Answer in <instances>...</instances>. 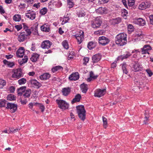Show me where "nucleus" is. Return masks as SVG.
<instances>
[{"instance_id":"obj_47","label":"nucleus","mask_w":153,"mask_h":153,"mask_svg":"<svg viewBox=\"0 0 153 153\" xmlns=\"http://www.w3.org/2000/svg\"><path fill=\"white\" fill-rule=\"evenodd\" d=\"M102 121L103 122V126L104 128H106L107 126V119L103 116L102 117Z\"/></svg>"},{"instance_id":"obj_25","label":"nucleus","mask_w":153,"mask_h":153,"mask_svg":"<svg viewBox=\"0 0 153 153\" xmlns=\"http://www.w3.org/2000/svg\"><path fill=\"white\" fill-rule=\"evenodd\" d=\"M51 77V75L48 73H45L39 76V79L42 80L48 79Z\"/></svg>"},{"instance_id":"obj_57","label":"nucleus","mask_w":153,"mask_h":153,"mask_svg":"<svg viewBox=\"0 0 153 153\" xmlns=\"http://www.w3.org/2000/svg\"><path fill=\"white\" fill-rule=\"evenodd\" d=\"M20 101L21 104L22 105H25L27 102V100L26 99H24L23 100L22 99H20Z\"/></svg>"},{"instance_id":"obj_36","label":"nucleus","mask_w":153,"mask_h":153,"mask_svg":"<svg viewBox=\"0 0 153 153\" xmlns=\"http://www.w3.org/2000/svg\"><path fill=\"white\" fill-rule=\"evenodd\" d=\"M40 28L41 30L43 31L49 32L50 30L49 27L46 24L42 26Z\"/></svg>"},{"instance_id":"obj_13","label":"nucleus","mask_w":153,"mask_h":153,"mask_svg":"<svg viewBox=\"0 0 153 153\" xmlns=\"http://www.w3.org/2000/svg\"><path fill=\"white\" fill-rule=\"evenodd\" d=\"M150 6V3L149 2H143L139 5L138 8L140 10H144L149 8Z\"/></svg>"},{"instance_id":"obj_63","label":"nucleus","mask_w":153,"mask_h":153,"mask_svg":"<svg viewBox=\"0 0 153 153\" xmlns=\"http://www.w3.org/2000/svg\"><path fill=\"white\" fill-rule=\"evenodd\" d=\"M28 58L27 56H25L24 58L22 59V60L23 61L24 63L27 62V61Z\"/></svg>"},{"instance_id":"obj_11","label":"nucleus","mask_w":153,"mask_h":153,"mask_svg":"<svg viewBox=\"0 0 153 153\" xmlns=\"http://www.w3.org/2000/svg\"><path fill=\"white\" fill-rule=\"evenodd\" d=\"M22 71V70L21 68H18L16 69L12 75V77L19 79L21 77L23 76L24 74Z\"/></svg>"},{"instance_id":"obj_12","label":"nucleus","mask_w":153,"mask_h":153,"mask_svg":"<svg viewBox=\"0 0 153 153\" xmlns=\"http://www.w3.org/2000/svg\"><path fill=\"white\" fill-rule=\"evenodd\" d=\"M29 83H30L32 87L39 88L42 86V84L37 80L34 79H31L29 81Z\"/></svg>"},{"instance_id":"obj_35","label":"nucleus","mask_w":153,"mask_h":153,"mask_svg":"<svg viewBox=\"0 0 153 153\" xmlns=\"http://www.w3.org/2000/svg\"><path fill=\"white\" fill-rule=\"evenodd\" d=\"M7 98L8 100L13 101L16 100V97L14 95L10 94L7 95Z\"/></svg>"},{"instance_id":"obj_60","label":"nucleus","mask_w":153,"mask_h":153,"mask_svg":"<svg viewBox=\"0 0 153 153\" xmlns=\"http://www.w3.org/2000/svg\"><path fill=\"white\" fill-rule=\"evenodd\" d=\"M150 22L151 24L153 25V15H151L149 16Z\"/></svg>"},{"instance_id":"obj_28","label":"nucleus","mask_w":153,"mask_h":153,"mask_svg":"<svg viewBox=\"0 0 153 153\" xmlns=\"http://www.w3.org/2000/svg\"><path fill=\"white\" fill-rule=\"evenodd\" d=\"M80 87L82 92L84 93H86L88 89V85L86 84H85L84 83L80 85Z\"/></svg>"},{"instance_id":"obj_1","label":"nucleus","mask_w":153,"mask_h":153,"mask_svg":"<svg viewBox=\"0 0 153 153\" xmlns=\"http://www.w3.org/2000/svg\"><path fill=\"white\" fill-rule=\"evenodd\" d=\"M116 44L120 46L125 45L127 42V35L124 33H120L116 36L115 38Z\"/></svg>"},{"instance_id":"obj_4","label":"nucleus","mask_w":153,"mask_h":153,"mask_svg":"<svg viewBox=\"0 0 153 153\" xmlns=\"http://www.w3.org/2000/svg\"><path fill=\"white\" fill-rule=\"evenodd\" d=\"M31 34L28 32L26 33L25 31H22L19 35L18 37V40L20 42L24 41L27 38V37L30 36Z\"/></svg>"},{"instance_id":"obj_27","label":"nucleus","mask_w":153,"mask_h":153,"mask_svg":"<svg viewBox=\"0 0 153 153\" xmlns=\"http://www.w3.org/2000/svg\"><path fill=\"white\" fill-rule=\"evenodd\" d=\"M40 55L36 53H33L30 58L31 60L33 62H36L39 59Z\"/></svg>"},{"instance_id":"obj_53","label":"nucleus","mask_w":153,"mask_h":153,"mask_svg":"<svg viewBox=\"0 0 153 153\" xmlns=\"http://www.w3.org/2000/svg\"><path fill=\"white\" fill-rule=\"evenodd\" d=\"M89 58L88 57H84L83 59V61L84 62H83V65H87V64L88 62L89 61Z\"/></svg>"},{"instance_id":"obj_62","label":"nucleus","mask_w":153,"mask_h":153,"mask_svg":"<svg viewBox=\"0 0 153 153\" xmlns=\"http://www.w3.org/2000/svg\"><path fill=\"white\" fill-rule=\"evenodd\" d=\"M122 2L125 6V7L127 8H128V6L127 4V1L126 0H122Z\"/></svg>"},{"instance_id":"obj_19","label":"nucleus","mask_w":153,"mask_h":153,"mask_svg":"<svg viewBox=\"0 0 153 153\" xmlns=\"http://www.w3.org/2000/svg\"><path fill=\"white\" fill-rule=\"evenodd\" d=\"M102 57L101 55L99 53L94 55L92 57L93 63H96L100 60Z\"/></svg>"},{"instance_id":"obj_14","label":"nucleus","mask_w":153,"mask_h":153,"mask_svg":"<svg viewBox=\"0 0 153 153\" xmlns=\"http://www.w3.org/2000/svg\"><path fill=\"white\" fill-rule=\"evenodd\" d=\"M52 43L48 40L43 41L41 43V47L43 49H48L50 48Z\"/></svg>"},{"instance_id":"obj_33","label":"nucleus","mask_w":153,"mask_h":153,"mask_svg":"<svg viewBox=\"0 0 153 153\" xmlns=\"http://www.w3.org/2000/svg\"><path fill=\"white\" fill-rule=\"evenodd\" d=\"M71 92L70 88H64L62 89V93L64 96H67Z\"/></svg>"},{"instance_id":"obj_49","label":"nucleus","mask_w":153,"mask_h":153,"mask_svg":"<svg viewBox=\"0 0 153 153\" xmlns=\"http://www.w3.org/2000/svg\"><path fill=\"white\" fill-rule=\"evenodd\" d=\"M6 82L5 80L0 79V88H2L6 85Z\"/></svg>"},{"instance_id":"obj_54","label":"nucleus","mask_w":153,"mask_h":153,"mask_svg":"<svg viewBox=\"0 0 153 153\" xmlns=\"http://www.w3.org/2000/svg\"><path fill=\"white\" fill-rule=\"evenodd\" d=\"M39 108L41 110V111L42 112H43L45 109L44 105L42 103H40L39 105Z\"/></svg>"},{"instance_id":"obj_38","label":"nucleus","mask_w":153,"mask_h":153,"mask_svg":"<svg viewBox=\"0 0 153 153\" xmlns=\"http://www.w3.org/2000/svg\"><path fill=\"white\" fill-rule=\"evenodd\" d=\"M67 4L69 8H71L73 7L74 5V3L73 0H67Z\"/></svg>"},{"instance_id":"obj_22","label":"nucleus","mask_w":153,"mask_h":153,"mask_svg":"<svg viewBox=\"0 0 153 153\" xmlns=\"http://www.w3.org/2000/svg\"><path fill=\"white\" fill-rule=\"evenodd\" d=\"M76 11V14L79 17H82L85 15V13L82 9L80 8L77 9Z\"/></svg>"},{"instance_id":"obj_8","label":"nucleus","mask_w":153,"mask_h":153,"mask_svg":"<svg viewBox=\"0 0 153 153\" xmlns=\"http://www.w3.org/2000/svg\"><path fill=\"white\" fill-rule=\"evenodd\" d=\"M84 33L83 31L81 30L74 36L77 39L79 44L82 43L84 39Z\"/></svg>"},{"instance_id":"obj_40","label":"nucleus","mask_w":153,"mask_h":153,"mask_svg":"<svg viewBox=\"0 0 153 153\" xmlns=\"http://www.w3.org/2000/svg\"><path fill=\"white\" fill-rule=\"evenodd\" d=\"M21 19V15L17 14L15 15L13 18V20L15 22H19Z\"/></svg>"},{"instance_id":"obj_48","label":"nucleus","mask_w":153,"mask_h":153,"mask_svg":"<svg viewBox=\"0 0 153 153\" xmlns=\"http://www.w3.org/2000/svg\"><path fill=\"white\" fill-rule=\"evenodd\" d=\"M63 47L65 49H67L69 48V46L67 41L65 40L62 42Z\"/></svg>"},{"instance_id":"obj_34","label":"nucleus","mask_w":153,"mask_h":153,"mask_svg":"<svg viewBox=\"0 0 153 153\" xmlns=\"http://www.w3.org/2000/svg\"><path fill=\"white\" fill-rule=\"evenodd\" d=\"M63 70V67L60 65L56 66L53 67L51 69V71L53 73L56 72L58 71H62Z\"/></svg>"},{"instance_id":"obj_31","label":"nucleus","mask_w":153,"mask_h":153,"mask_svg":"<svg viewBox=\"0 0 153 153\" xmlns=\"http://www.w3.org/2000/svg\"><path fill=\"white\" fill-rule=\"evenodd\" d=\"M121 65H122V69L123 73L127 74L128 73V71L127 69V67L128 65L126 63L124 62Z\"/></svg>"},{"instance_id":"obj_50","label":"nucleus","mask_w":153,"mask_h":153,"mask_svg":"<svg viewBox=\"0 0 153 153\" xmlns=\"http://www.w3.org/2000/svg\"><path fill=\"white\" fill-rule=\"evenodd\" d=\"M54 5L52 1H50L48 3V8L51 10H53Z\"/></svg>"},{"instance_id":"obj_41","label":"nucleus","mask_w":153,"mask_h":153,"mask_svg":"<svg viewBox=\"0 0 153 153\" xmlns=\"http://www.w3.org/2000/svg\"><path fill=\"white\" fill-rule=\"evenodd\" d=\"M23 26V29L25 30V33H28V32L30 33V34L31 33V31L30 29H28L29 27L27 26L26 24L25 23L22 24Z\"/></svg>"},{"instance_id":"obj_64","label":"nucleus","mask_w":153,"mask_h":153,"mask_svg":"<svg viewBox=\"0 0 153 153\" xmlns=\"http://www.w3.org/2000/svg\"><path fill=\"white\" fill-rule=\"evenodd\" d=\"M144 115H145V118H149V113L147 111L146 112V111L145 113H144Z\"/></svg>"},{"instance_id":"obj_3","label":"nucleus","mask_w":153,"mask_h":153,"mask_svg":"<svg viewBox=\"0 0 153 153\" xmlns=\"http://www.w3.org/2000/svg\"><path fill=\"white\" fill-rule=\"evenodd\" d=\"M56 103L58 105V107L63 110H65L68 108L69 104L65 101L62 100H56Z\"/></svg>"},{"instance_id":"obj_18","label":"nucleus","mask_w":153,"mask_h":153,"mask_svg":"<svg viewBox=\"0 0 153 153\" xmlns=\"http://www.w3.org/2000/svg\"><path fill=\"white\" fill-rule=\"evenodd\" d=\"M79 74L77 72L73 73L71 74L69 77L68 79L70 81H75L77 80L79 78Z\"/></svg>"},{"instance_id":"obj_55","label":"nucleus","mask_w":153,"mask_h":153,"mask_svg":"<svg viewBox=\"0 0 153 153\" xmlns=\"http://www.w3.org/2000/svg\"><path fill=\"white\" fill-rule=\"evenodd\" d=\"M146 71L147 72L149 77L151 76L153 74V73H152L151 70L149 69H147L146 70Z\"/></svg>"},{"instance_id":"obj_7","label":"nucleus","mask_w":153,"mask_h":153,"mask_svg":"<svg viewBox=\"0 0 153 153\" xmlns=\"http://www.w3.org/2000/svg\"><path fill=\"white\" fill-rule=\"evenodd\" d=\"M91 23L92 27L97 29L101 25L102 21L99 18H97L94 21H91Z\"/></svg>"},{"instance_id":"obj_39","label":"nucleus","mask_w":153,"mask_h":153,"mask_svg":"<svg viewBox=\"0 0 153 153\" xmlns=\"http://www.w3.org/2000/svg\"><path fill=\"white\" fill-rule=\"evenodd\" d=\"M38 24H36L34 25L33 26V27H32L31 28V29L33 28H34V29H33L32 30H33V33L34 35H36L38 34Z\"/></svg>"},{"instance_id":"obj_16","label":"nucleus","mask_w":153,"mask_h":153,"mask_svg":"<svg viewBox=\"0 0 153 153\" xmlns=\"http://www.w3.org/2000/svg\"><path fill=\"white\" fill-rule=\"evenodd\" d=\"M152 48L149 45H144L143 48H141L142 54L146 53L149 54L148 51L151 50Z\"/></svg>"},{"instance_id":"obj_17","label":"nucleus","mask_w":153,"mask_h":153,"mask_svg":"<svg viewBox=\"0 0 153 153\" xmlns=\"http://www.w3.org/2000/svg\"><path fill=\"white\" fill-rule=\"evenodd\" d=\"M25 52V50L24 48L21 47L18 49L16 51V55L17 57L19 58L23 57Z\"/></svg>"},{"instance_id":"obj_30","label":"nucleus","mask_w":153,"mask_h":153,"mask_svg":"<svg viewBox=\"0 0 153 153\" xmlns=\"http://www.w3.org/2000/svg\"><path fill=\"white\" fill-rule=\"evenodd\" d=\"M121 18L118 17L116 19H113L111 20V23L114 25L118 24L121 22Z\"/></svg>"},{"instance_id":"obj_43","label":"nucleus","mask_w":153,"mask_h":153,"mask_svg":"<svg viewBox=\"0 0 153 153\" xmlns=\"http://www.w3.org/2000/svg\"><path fill=\"white\" fill-rule=\"evenodd\" d=\"M27 82L26 79L23 78L19 79L18 81V82L19 85H22L25 84Z\"/></svg>"},{"instance_id":"obj_37","label":"nucleus","mask_w":153,"mask_h":153,"mask_svg":"<svg viewBox=\"0 0 153 153\" xmlns=\"http://www.w3.org/2000/svg\"><path fill=\"white\" fill-rule=\"evenodd\" d=\"M95 46L96 45L94 42L91 41L88 43L87 47L89 50H91L95 48Z\"/></svg>"},{"instance_id":"obj_42","label":"nucleus","mask_w":153,"mask_h":153,"mask_svg":"<svg viewBox=\"0 0 153 153\" xmlns=\"http://www.w3.org/2000/svg\"><path fill=\"white\" fill-rule=\"evenodd\" d=\"M53 3L54 6L57 8L61 7L62 5V4L60 0H58L57 1H53Z\"/></svg>"},{"instance_id":"obj_29","label":"nucleus","mask_w":153,"mask_h":153,"mask_svg":"<svg viewBox=\"0 0 153 153\" xmlns=\"http://www.w3.org/2000/svg\"><path fill=\"white\" fill-rule=\"evenodd\" d=\"M81 98V97L80 94H77L75 96L74 98L71 101V103L73 104L76 102H79L80 101Z\"/></svg>"},{"instance_id":"obj_20","label":"nucleus","mask_w":153,"mask_h":153,"mask_svg":"<svg viewBox=\"0 0 153 153\" xmlns=\"http://www.w3.org/2000/svg\"><path fill=\"white\" fill-rule=\"evenodd\" d=\"M134 22L135 24L140 26H144L146 25L145 21L141 18H139L135 20Z\"/></svg>"},{"instance_id":"obj_32","label":"nucleus","mask_w":153,"mask_h":153,"mask_svg":"<svg viewBox=\"0 0 153 153\" xmlns=\"http://www.w3.org/2000/svg\"><path fill=\"white\" fill-rule=\"evenodd\" d=\"M3 62L5 65H7V67L10 68H12L15 65V64L13 62L8 61L6 59L4 60Z\"/></svg>"},{"instance_id":"obj_6","label":"nucleus","mask_w":153,"mask_h":153,"mask_svg":"<svg viewBox=\"0 0 153 153\" xmlns=\"http://www.w3.org/2000/svg\"><path fill=\"white\" fill-rule=\"evenodd\" d=\"M132 66L134 68L133 71L134 72H137L141 70L143 68L142 65L137 61H133L132 60Z\"/></svg>"},{"instance_id":"obj_10","label":"nucleus","mask_w":153,"mask_h":153,"mask_svg":"<svg viewBox=\"0 0 153 153\" xmlns=\"http://www.w3.org/2000/svg\"><path fill=\"white\" fill-rule=\"evenodd\" d=\"M110 41V40L109 39L103 36L100 37L98 39L99 44L102 46H105L107 45Z\"/></svg>"},{"instance_id":"obj_5","label":"nucleus","mask_w":153,"mask_h":153,"mask_svg":"<svg viewBox=\"0 0 153 153\" xmlns=\"http://www.w3.org/2000/svg\"><path fill=\"white\" fill-rule=\"evenodd\" d=\"M7 104L6 108L7 109H10L11 113H15L17 111L18 107L17 104L9 102H7Z\"/></svg>"},{"instance_id":"obj_21","label":"nucleus","mask_w":153,"mask_h":153,"mask_svg":"<svg viewBox=\"0 0 153 153\" xmlns=\"http://www.w3.org/2000/svg\"><path fill=\"white\" fill-rule=\"evenodd\" d=\"M25 16L27 18L33 20L35 18L36 13L34 11H32L30 13H26Z\"/></svg>"},{"instance_id":"obj_56","label":"nucleus","mask_w":153,"mask_h":153,"mask_svg":"<svg viewBox=\"0 0 153 153\" xmlns=\"http://www.w3.org/2000/svg\"><path fill=\"white\" fill-rule=\"evenodd\" d=\"M15 27L17 29L18 31H19L22 28V27L21 25H15Z\"/></svg>"},{"instance_id":"obj_61","label":"nucleus","mask_w":153,"mask_h":153,"mask_svg":"<svg viewBox=\"0 0 153 153\" xmlns=\"http://www.w3.org/2000/svg\"><path fill=\"white\" fill-rule=\"evenodd\" d=\"M26 4H25L20 3V5H19V7L20 9H24L25 7Z\"/></svg>"},{"instance_id":"obj_46","label":"nucleus","mask_w":153,"mask_h":153,"mask_svg":"<svg viewBox=\"0 0 153 153\" xmlns=\"http://www.w3.org/2000/svg\"><path fill=\"white\" fill-rule=\"evenodd\" d=\"M7 101L4 99L0 100V107H4Z\"/></svg>"},{"instance_id":"obj_44","label":"nucleus","mask_w":153,"mask_h":153,"mask_svg":"<svg viewBox=\"0 0 153 153\" xmlns=\"http://www.w3.org/2000/svg\"><path fill=\"white\" fill-rule=\"evenodd\" d=\"M127 29L128 33H131L134 30V28L132 25L129 24L128 26Z\"/></svg>"},{"instance_id":"obj_23","label":"nucleus","mask_w":153,"mask_h":153,"mask_svg":"<svg viewBox=\"0 0 153 153\" xmlns=\"http://www.w3.org/2000/svg\"><path fill=\"white\" fill-rule=\"evenodd\" d=\"M27 87L26 86H23L18 88L17 90V94L18 95L22 96L26 90Z\"/></svg>"},{"instance_id":"obj_15","label":"nucleus","mask_w":153,"mask_h":153,"mask_svg":"<svg viewBox=\"0 0 153 153\" xmlns=\"http://www.w3.org/2000/svg\"><path fill=\"white\" fill-rule=\"evenodd\" d=\"M132 53H130L129 52L126 51V54H123L119 56L117 58V60H123L124 59H126L129 58V57L131 56Z\"/></svg>"},{"instance_id":"obj_26","label":"nucleus","mask_w":153,"mask_h":153,"mask_svg":"<svg viewBox=\"0 0 153 153\" xmlns=\"http://www.w3.org/2000/svg\"><path fill=\"white\" fill-rule=\"evenodd\" d=\"M31 90L30 88L26 89L24 93L23 94V96L25 98H29L31 93Z\"/></svg>"},{"instance_id":"obj_24","label":"nucleus","mask_w":153,"mask_h":153,"mask_svg":"<svg viewBox=\"0 0 153 153\" xmlns=\"http://www.w3.org/2000/svg\"><path fill=\"white\" fill-rule=\"evenodd\" d=\"M96 11L100 14H103L107 13V10L105 7H100L96 10Z\"/></svg>"},{"instance_id":"obj_45","label":"nucleus","mask_w":153,"mask_h":153,"mask_svg":"<svg viewBox=\"0 0 153 153\" xmlns=\"http://www.w3.org/2000/svg\"><path fill=\"white\" fill-rule=\"evenodd\" d=\"M47 12L48 10L47 8L45 7L41 10L39 13L41 15H44L47 13Z\"/></svg>"},{"instance_id":"obj_2","label":"nucleus","mask_w":153,"mask_h":153,"mask_svg":"<svg viewBox=\"0 0 153 153\" xmlns=\"http://www.w3.org/2000/svg\"><path fill=\"white\" fill-rule=\"evenodd\" d=\"M77 113L79 118L84 121L85 119L86 111L83 105H78L76 107Z\"/></svg>"},{"instance_id":"obj_52","label":"nucleus","mask_w":153,"mask_h":153,"mask_svg":"<svg viewBox=\"0 0 153 153\" xmlns=\"http://www.w3.org/2000/svg\"><path fill=\"white\" fill-rule=\"evenodd\" d=\"M70 19V18H69L68 17L64 16L63 18V20L62 22V24L63 25L66 23L68 22Z\"/></svg>"},{"instance_id":"obj_51","label":"nucleus","mask_w":153,"mask_h":153,"mask_svg":"<svg viewBox=\"0 0 153 153\" xmlns=\"http://www.w3.org/2000/svg\"><path fill=\"white\" fill-rule=\"evenodd\" d=\"M128 5L129 7L133 6L135 4L134 0H128Z\"/></svg>"},{"instance_id":"obj_58","label":"nucleus","mask_w":153,"mask_h":153,"mask_svg":"<svg viewBox=\"0 0 153 153\" xmlns=\"http://www.w3.org/2000/svg\"><path fill=\"white\" fill-rule=\"evenodd\" d=\"M15 90V87L13 86H11L9 88V90L11 93H14Z\"/></svg>"},{"instance_id":"obj_59","label":"nucleus","mask_w":153,"mask_h":153,"mask_svg":"<svg viewBox=\"0 0 153 153\" xmlns=\"http://www.w3.org/2000/svg\"><path fill=\"white\" fill-rule=\"evenodd\" d=\"M117 61H115L114 62L112 63L111 64V67L113 68H115L117 66Z\"/></svg>"},{"instance_id":"obj_9","label":"nucleus","mask_w":153,"mask_h":153,"mask_svg":"<svg viewBox=\"0 0 153 153\" xmlns=\"http://www.w3.org/2000/svg\"><path fill=\"white\" fill-rule=\"evenodd\" d=\"M106 89H97L94 91V96L98 98H100L104 96L106 94Z\"/></svg>"}]
</instances>
